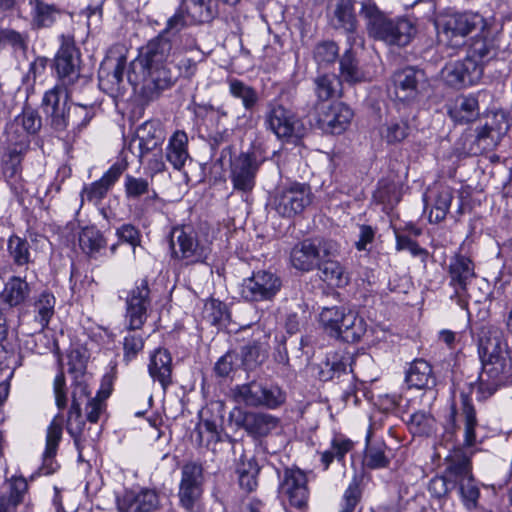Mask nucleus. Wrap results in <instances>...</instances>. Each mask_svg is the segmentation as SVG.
Segmentation results:
<instances>
[{"label":"nucleus","mask_w":512,"mask_h":512,"mask_svg":"<svg viewBox=\"0 0 512 512\" xmlns=\"http://www.w3.org/2000/svg\"><path fill=\"white\" fill-rule=\"evenodd\" d=\"M259 407L277 409L286 401V393L277 384L260 382Z\"/></svg>","instance_id":"nucleus-54"},{"label":"nucleus","mask_w":512,"mask_h":512,"mask_svg":"<svg viewBox=\"0 0 512 512\" xmlns=\"http://www.w3.org/2000/svg\"><path fill=\"white\" fill-rule=\"evenodd\" d=\"M192 23L185 9L180 6L168 18L164 30L141 48L138 56L130 62L127 80L147 100L157 98L162 91L175 84L176 76L169 67L176 60V52L172 51V37Z\"/></svg>","instance_id":"nucleus-1"},{"label":"nucleus","mask_w":512,"mask_h":512,"mask_svg":"<svg viewBox=\"0 0 512 512\" xmlns=\"http://www.w3.org/2000/svg\"><path fill=\"white\" fill-rule=\"evenodd\" d=\"M79 245L84 253L94 255L106 246V240L95 226H86L79 234Z\"/></svg>","instance_id":"nucleus-49"},{"label":"nucleus","mask_w":512,"mask_h":512,"mask_svg":"<svg viewBox=\"0 0 512 512\" xmlns=\"http://www.w3.org/2000/svg\"><path fill=\"white\" fill-rule=\"evenodd\" d=\"M42 126L41 117L31 109L25 108L6 128L7 153L10 158L25 156L30 146V136L39 132Z\"/></svg>","instance_id":"nucleus-4"},{"label":"nucleus","mask_w":512,"mask_h":512,"mask_svg":"<svg viewBox=\"0 0 512 512\" xmlns=\"http://www.w3.org/2000/svg\"><path fill=\"white\" fill-rule=\"evenodd\" d=\"M447 273L449 277V285L454 289L458 304L465 308L466 301L462 299L463 294L466 292L468 285L476 278L475 264L467 256L456 254L450 259Z\"/></svg>","instance_id":"nucleus-16"},{"label":"nucleus","mask_w":512,"mask_h":512,"mask_svg":"<svg viewBox=\"0 0 512 512\" xmlns=\"http://www.w3.org/2000/svg\"><path fill=\"white\" fill-rule=\"evenodd\" d=\"M281 285V280L276 274L260 270L244 279L241 296L247 301L271 300L279 292Z\"/></svg>","instance_id":"nucleus-14"},{"label":"nucleus","mask_w":512,"mask_h":512,"mask_svg":"<svg viewBox=\"0 0 512 512\" xmlns=\"http://www.w3.org/2000/svg\"><path fill=\"white\" fill-rule=\"evenodd\" d=\"M7 251L13 263L17 266H27L33 262L30 244L27 239L11 235L7 240Z\"/></svg>","instance_id":"nucleus-46"},{"label":"nucleus","mask_w":512,"mask_h":512,"mask_svg":"<svg viewBox=\"0 0 512 512\" xmlns=\"http://www.w3.org/2000/svg\"><path fill=\"white\" fill-rule=\"evenodd\" d=\"M347 312L344 308L333 306L324 307L319 314V324L323 331L330 337L337 338L340 335Z\"/></svg>","instance_id":"nucleus-37"},{"label":"nucleus","mask_w":512,"mask_h":512,"mask_svg":"<svg viewBox=\"0 0 512 512\" xmlns=\"http://www.w3.org/2000/svg\"><path fill=\"white\" fill-rule=\"evenodd\" d=\"M55 67L63 85L72 84L79 77V53L69 37H62L61 47L55 58Z\"/></svg>","instance_id":"nucleus-21"},{"label":"nucleus","mask_w":512,"mask_h":512,"mask_svg":"<svg viewBox=\"0 0 512 512\" xmlns=\"http://www.w3.org/2000/svg\"><path fill=\"white\" fill-rule=\"evenodd\" d=\"M162 132L157 121L148 120L141 124L135 136L124 146L120 160H132L134 158L155 160L161 151Z\"/></svg>","instance_id":"nucleus-6"},{"label":"nucleus","mask_w":512,"mask_h":512,"mask_svg":"<svg viewBox=\"0 0 512 512\" xmlns=\"http://www.w3.org/2000/svg\"><path fill=\"white\" fill-rule=\"evenodd\" d=\"M446 461L445 474L452 481L453 486H456L457 482L473 476L471 455H467L463 448H454Z\"/></svg>","instance_id":"nucleus-31"},{"label":"nucleus","mask_w":512,"mask_h":512,"mask_svg":"<svg viewBox=\"0 0 512 512\" xmlns=\"http://www.w3.org/2000/svg\"><path fill=\"white\" fill-rule=\"evenodd\" d=\"M30 294V287L25 279L13 276L5 284L2 292V300L10 307L18 306L25 302Z\"/></svg>","instance_id":"nucleus-40"},{"label":"nucleus","mask_w":512,"mask_h":512,"mask_svg":"<svg viewBox=\"0 0 512 512\" xmlns=\"http://www.w3.org/2000/svg\"><path fill=\"white\" fill-rule=\"evenodd\" d=\"M483 68L472 58H465L447 64L442 70V77L452 87L461 88L475 84L481 77Z\"/></svg>","instance_id":"nucleus-19"},{"label":"nucleus","mask_w":512,"mask_h":512,"mask_svg":"<svg viewBox=\"0 0 512 512\" xmlns=\"http://www.w3.org/2000/svg\"><path fill=\"white\" fill-rule=\"evenodd\" d=\"M215 0H182L181 6L191 19V22H208L215 13Z\"/></svg>","instance_id":"nucleus-45"},{"label":"nucleus","mask_w":512,"mask_h":512,"mask_svg":"<svg viewBox=\"0 0 512 512\" xmlns=\"http://www.w3.org/2000/svg\"><path fill=\"white\" fill-rule=\"evenodd\" d=\"M279 423L278 417L264 412H244L241 419L236 420V425L255 439L268 436Z\"/></svg>","instance_id":"nucleus-23"},{"label":"nucleus","mask_w":512,"mask_h":512,"mask_svg":"<svg viewBox=\"0 0 512 512\" xmlns=\"http://www.w3.org/2000/svg\"><path fill=\"white\" fill-rule=\"evenodd\" d=\"M374 199L383 204L384 211L392 210L401 200L400 188L395 182L382 180L374 193Z\"/></svg>","instance_id":"nucleus-50"},{"label":"nucleus","mask_w":512,"mask_h":512,"mask_svg":"<svg viewBox=\"0 0 512 512\" xmlns=\"http://www.w3.org/2000/svg\"><path fill=\"white\" fill-rule=\"evenodd\" d=\"M258 162H231V180L237 190L251 191L255 185Z\"/></svg>","instance_id":"nucleus-35"},{"label":"nucleus","mask_w":512,"mask_h":512,"mask_svg":"<svg viewBox=\"0 0 512 512\" xmlns=\"http://www.w3.org/2000/svg\"><path fill=\"white\" fill-rule=\"evenodd\" d=\"M362 493L361 481L354 477L343 493L339 512H354L361 502Z\"/></svg>","instance_id":"nucleus-60"},{"label":"nucleus","mask_w":512,"mask_h":512,"mask_svg":"<svg viewBox=\"0 0 512 512\" xmlns=\"http://www.w3.org/2000/svg\"><path fill=\"white\" fill-rule=\"evenodd\" d=\"M126 167L127 162L115 163L99 180L84 187L82 198L95 203L101 201L119 179Z\"/></svg>","instance_id":"nucleus-26"},{"label":"nucleus","mask_w":512,"mask_h":512,"mask_svg":"<svg viewBox=\"0 0 512 512\" xmlns=\"http://www.w3.org/2000/svg\"><path fill=\"white\" fill-rule=\"evenodd\" d=\"M352 448L353 442L351 440L342 437L333 438L330 448L320 453L323 469L327 470L334 460L343 461L345 455Z\"/></svg>","instance_id":"nucleus-52"},{"label":"nucleus","mask_w":512,"mask_h":512,"mask_svg":"<svg viewBox=\"0 0 512 512\" xmlns=\"http://www.w3.org/2000/svg\"><path fill=\"white\" fill-rule=\"evenodd\" d=\"M341 77L349 83L367 80L368 75L358 66L352 49H348L340 59Z\"/></svg>","instance_id":"nucleus-53"},{"label":"nucleus","mask_w":512,"mask_h":512,"mask_svg":"<svg viewBox=\"0 0 512 512\" xmlns=\"http://www.w3.org/2000/svg\"><path fill=\"white\" fill-rule=\"evenodd\" d=\"M151 307L148 281L141 279L129 292L126 299L125 326L123 345V360L126 363L136 359L143 351L148 335L143 332V326L148 318Z\"/></svg>","instance_id":"nucleus-2"},{"label":"nucleus","mask_w":512,"mask_h":512,"mask_svg":"<svg viewBox=\"0 0 512 512\" xmlns=\"http://www.w3.org/2000/svg\"><path fill=\"white\" fill-rule=\"evenodd\" d=\"M170 247L173 258L183 261L185 265L204 263L210 254L209 246L201 242L189 226L172 229Z\"/></svg>","instance_id":"nucleus-8"},{"label":"nucleus","mask_w":512,"mask_h":512,"mask_svg":"<svg viewBox=\"0 0 512 512\" xmlns=\"http://www.w3.org/2000/svg\"><path fill=\"white\" fill-rule=\"evenodd\" d=\"M335 27L343 29L348 34V41H355L354 34L357 20L354 13V0H335Z\"/></svg>","instance_id":"nucleus-36"},{"label":"nucleus","mask_w":512,"mask_h":512,"mask_svg":"<svg viewBox=\"0 0 512 512\" xmlns=\"http://www.w3.org/2000/svg\"><path fill=\"white\" fill-rule=\"evenodd\" d=\"M265 123L278 138L301 137L304 126L294 112L282 105L272 107L265 117Z\"/></svg>","instance_id":"nucleus-17"},{"label":"nucleus","mask_w":512,"mask_h":512,"mask_svg":"<svg viewBox=\"0 0 512 512\" xmlns=\"http://www.w3.org/2000/svg\"><path fill=\"white\" fill-rule=\"evenodd\" d=\"M55 304V296L47 291L42 292L35 300V320L40 324L41 329L48 327L49 322L55 313Z\"/></svg>","instance_id":"nucleus-47"},{"label":"nucleus","mask_w":512,"mask_h":512,"mask_svg":"<svg viewBox=\"0 0 512 512\" xmlns=\"http://www.w3.org/2000/svg\"><path fill=\"white\" fill-rule=\"evenodd\" d=\"M66 429L73 438L75 446H80L82 442H95L90 435V427H86V422L82 417L81 408L77 403L71 404L68 411Z\"/></svg>","instance_id":"nucleus-34"},{"label":"nucleus","mask_w":512,"mask_h":512,"mask_svg":"<svg viewBox=\"0 0 512 512\" xmlns=\"http://www.w3.org/2000/svg\"><path fill=\"white\" fill-rule=\"evenodd\" d=\"M111 385L108 384L105 386L102 384L100 390L97 392L96 396L90 398L86 404V418L90 423H97L100 419V415L104 412L106 408V399L111 394Z\"/></svg>","instance_id":"nucleus-59"},{"label":"nucleus","mask_w":512,"mask_h":512,"mask_svg":"<svg viewBox=\"0 0 512 512\" xmlns=\"http://www.w3.org/2000/svg\"><path fill=\"white\" fill-rule=\"evenodd\" d=\"M482 369L477 379L478 399L485 400L509 383L510 366L507 360H481Z\"/></svg>","instance_id":"nucleus-12"},{"label":"nucleus","mask_w":512,"mask_h":512,"mask_svg":"<svg viewBox=\"0 0 512 512\" xmlns=\"http://www.w3.org/2000/svg\"><path fill=\"white\" fill-rule=\"evenodd\" d=\"M453 199V190L448 186H439L437 188L433 207L429 213L428 219L430 223H440L443 221L450 209Z\"/></svg>","instance_id":"nucleus-44"},{"label":"nucleus","mask_w":512,"mask_h":512,"mask_svg":"<svg viewBox=\"0 0 512 512\" xmlns=\"http://www.w3.org/2000/svg\"><path fill=\"white\" fill-rule=\"evenodd\" d=\"M172 356L165 348L155 349L149 357L148 373L150 377L157 381L163 390L172 384Z\"/></svg>","instance_id":"nucleus-27"},{"label":"nucleus","mask_w":512,"mask_h":512,"mask_svg":"<svg viewBox=\"0 0 512 512\" xmlns=\"http://www.w3.org/2000/svg\"><path fill=\"white\" fill-rule=\"evenodd\" d=\"M116 502L119 512H150L158 508L159 496L154 489L125 490Z\"/></svg>","instance_id":"nucleus-22"},{"label":"nucleus","mask_w":512,"mask_h":512,"mask_svg":"<svg viewBox=\"0 0 512 512\" xmlns=\"http://www.w3.org/2000/svg\"><path fill=\"white\" fill-rule=\"evenodd\" d=\"M353 115V111L342 102H323L315 106L316 125L324 133H343L349 127Z\"/></svg>","instance_id":"nucleus-11"},{"label":"nucleus","mask_w":512,"mask_h":512,"mask_svg":"<svg viewBox=\"0 0 512 512\" xmlns=\"http://www.w3.org/2000/svg\"><path fill=\"white\" fill-rule=\"evenodd\" d=\"M333 257H323L316 268L319 270L320 278L329 285L343 286L347 283L344 276V268L342 265L332 259Z\"/></svg>","instance_id":"nucleus-42"},{"label":"nucleus","mask_w":512,"mask_h":512,"mask_svg":"<svg viewBox=\"0 0 512 512\" xmlns=\"http://www.w3.org/2000/svg\"><path fill=\"white\" fill-rule=\"evenodd\" d=\"M510 122L504 112H496L477 134V142L484 150L494 148L507 134Z\"/></svg>","instance_id":"nucleus-24"},{"label":"nucleus","mask_w":512,"mask_h":512,"mask_svg":"<svg viewBox=\"0 0 512 512\" xmlns=\"http://www.w3.org/2000/svg\"><path fill=\"white\" fill-rule=\"evenodd\" d=\"M230 94L240 99L246 110H251L258 102V94L256 90L238 79H230L228 81Z\"/></svg>","instance_id":"nucleus-58"},{"label":"nucleus","mask_w":512,"mask_h":512,"mask_svg":"<svg viewBox=\"0 0 512 512\" xmlns=\"http://www.w3.org/2000/svg\"><path fill=\"white\" fill-rule=\"evenodd\" d=\"M240 366V357L236 351H228L215 363L214 371L218 377H228Z\"/></svg>","instance_id":"nucleus-63"},{"label":"nucleus","mask_w":512,"mask_h":512,"mask_svg":"<svg viewBox=\"0 0 512 512\" xmlns=\"http://www.w3.org/2000/svg\"><path fill=\"white\" fill-rule=\"evenodd\" d=\"M508 344L503 332L496 326H483L478 335L480 360H507Z\"/></svg>","instance_id":"nucleus-20"},{"label":"nucleus","mask_w":512,"mask_h":512,"mask_svg":"<svg viewBox=\"0 0 512 512\" xmlns=\"http://www.w3.org/2000/svg\"><path fill=\"white\" fill-rule=\"evenodd\" d=\"M456 486L459 489L464 505L469 509L476 508L480 496V490L474 477L471 476L469 478H465L464 480L457 482Z\"/></svg>","instance_id":"nucleus-62"},{"label":"nucleus","mask_w":512,"mask_h":512,"mask_svg":"<svg viewBox=\"0 0 512 512\" xmlns=\"http://www.w3.org/2000/svg\"><path fill=\"white\" fill-rule=\"evenodd\" d=\"M407 425L413 435L430 436L435 432L436 421L430 413L419 410L410 415Z\"/></svg>","instance_id":"nucleus-55"},{"label":"nucleus","mask_w":512,"mask_h":512,"mask_svg":"<svg viewBox=\"0 0 512 512\" xmlns=\"http://www.w3.org/2000/svg\"><path fill=\"white\" fill-rule=\"evenodd\" d=\"M367 445L364 454V464L370 469L387 468L390 458L387 455L388 447L382 441H370V434L367 435Z\"/></svg>","instance_id":"nucleus-39"},{"label":"nucleus","mask_w":512,"mask_h":512,"mask_svg":"<svg viewBox=\"0 0 512 512\" xmlns=\"http://www.w3.org/2000/svg\"><path fill=\"white\" fill-rule=\"evenodd\" d=\"M341 333L336 339H342L348 343L358 342L367 331V324L364 318L352 311L347 312L346 320L340 328Z\"/></svg>","instance_id":"nucleus-41"},{"label":"nucleus","mask_w":512,"mask_h":512,"mask_svg":"<svg viewBox=\"0 0 512 512\" xmlns=\"http://www.w3.org/2000/svg\"><path fill=\"white\" fill-rule=\"evenodd\" d=\"M353 355L345 350L330 353L319 372L322 381H330L352 371Z\"/></svg>","instance_id":"nucleus-30"},{"label":"nucleus","mask_w":512,"mask_h":512,"mask_svg":"<svg viewBox=\"0 0 512 512\" xmlns=\"http://www.w3.org/2000/svg\"><path fill=\"white\" fill-rule=\"evenodd\" d=\"M60 9L54 5L42 1H37L31 10V25L34 29H43L53 26Z\"/></svg>","instance_id":"nucleus-38"},{"label":"nucleus","mask_w":512,"mask_h":512,"mask_svg":"<svg viewBox=\"0 0 512 512\" xmlns=\"http://www.w3.org/2000/svg\"><path fill=\"white\" fill-rule=\"evenodd\" d=\"M204 468L202 464L189 461L181 467L178 498L185 512H204L201 498L204 491Z\"/></svg>","instance_id":"nucleus-7"},{"label":"nucleus","mask_w":512,"mask_h":512,"mask_svg":"<svg viewBox=\"0 0 512 512\" xmlns=\"http://www.w3.org/2000/svg\"><path fill=\"white\" fill-rule=\"evenodd\" d=\"M395 95L398 100L407 103L419 101L428 87V80L423 70L406 67L393 76Z\"/></svg>","instance_id":"nucleus-13"},{"label":"nucleus","mask_w":512,"mask_h":512,"mask_svg":"<svg viewBox=\"0 0 512 512\" xmlns=\"http://www.w3.org/2000/svg\"><path fill=\"white\" fill-rule=\"evenodd\" d=\"M338 46L333 41H323L314 48L313 56L318 65L333 63L338 56Z\"/></svg>","instance_id":"nucleus-64"},{"label":"nucleus","mask_w":512,"mask_h":512,"mask_svg":"<svg viewBox=\"0 0 512 512\" xmlns=\"http://www.w3.org/2000/svg\"><path fill=\"white\" fill-rule=\"evenodd\" d=\"M484 18L477 13H457L444 18L438 36L441 42L452 47L463 44L472 31L483 28Z\"/></svg>","instance_id":"nucleus-9"},{"label":"nucleus","mask_w":512,"mask_h":512,"mask_svg":"<svg viewBox=\"0 0 512 512\" xmlns=\"http://www.w3.org/2000/svg\"><path fill=\"white\" fill-rule=\"evenodd\" d=\"M360 15L367 22L369 35L388 45L406 46L415 34V28L409 20L386 17L372 1L362 3Z\"/></svg>","instance_id":"nucleus-3"},{"label":"nucleus","mask_w":512,"mask_h":512,"mask_svg":"<svg viewBox=\"0 0 512 512\" xmlns=\"http://www.w3.org/2000/svg\"><path fill=\"white\" fill-rule=\"evenodd\" d=\"M67 101L68 91L63 85H55L42 98L43 111L56 132L65 131L69 125Z\"/></svg>","instance_id":"nucleus-15"},{"label":"nucleus","mask_w":512,"mask_h":512,"mask_svg":"<svg viewBox=\"0 0 512 512\" xmlns=\"http://www.w3.org/2000/svg\"><path fill=\"white\" fill-rule=\"evenodd\" d=\"M409 126L404 120H390L379 128L380 137L388 144L399 143L408 136Z\"/></svg>","instance_id":"nucleus-57"},{"label":"nucleus","mask_w":512,"mask_h":512,"mask_svg":"<svg viewBox=\"0 0 512 512\" xmlns=\"http://www.w3.org/2000/svg\"><path fill=\"white\" fill-rule=\"evenodd\" d=\"M449 116L458 123H469L480 114L479 101L473 94L460 95L448 107Z\"/></svg>","instance_id":"nucleus-33"},{"label":"nucleus","mask_w":512,"mask_h":512,"mask_svg":"<svg viewBox=\"0 0 512 512\" xmlns=\"http://www.w3.org/2000/svg\"><path fill=\"white\" fill-rule=\"evenodd\" d=\"M461 417L463 422V444L464 449L472 448L477 444L476 428L478 427V419L476 409L472 404L469 393L461 391Z\"/></svg>","instance_id":"nucleus-29"},{"label":"nucleus","mask_w":512,"mask_h":512,"mask_svg":"<svg viewBox=\"0 0 512 512\" xmlns=\"http://www.w3.org/2000/svg\"><path fill=\"white\" fill-rule=\"evenodd\" d=\"M310 202L309 187L299 183L281 189L274 200L276 211L283 217H292L301 213Z\"/></svg>","instance_id":"nucleus-18"},{"label":"nucleus","mask_w":512,"mask_h":512,"mask_svg":"<svg viewBox=\"0 0 512 512\" xmlns=\"http://www.w3.org/2000/svg\"><path fill=\"white\" fill-rule=\"evenodd\" d=\"M259 391L260 382L253 380L245 384L236 385L231 389V395L236 403L257 408L260 401Z\"/></svg>","instance_id":"nucleus-48"},{"label":"nucleus","mask_w":512,"mask_h":512,"mask_svg":"<svg viewBox=\"0 0 512 512\" xmlns=\"http://www.w3.org/2000/svg\"><path fill=\"white\" fill-rule=\"evenodd\" d=\"M339 248L338 242L332 239H304L291 249L290 262L295 269L309 272L316 268L323 257H336Z\"/></svg>","instance_id":"nucleus-5"},{"label":"nucleus","mask_w":512,"mask_h":512,"mask_svg":"<svg viewBox=\"0 0 512 512\" xmlns=\"http://www.w3.org/2000/svg\"><path fill=\"white\" fill-rule=\"evenodd\" d=\"M405 381L411 388L432 389L436 386V377L432 366L424 359H415L406 372Z\"/></svg>","instance_id":"nucleus-32"},{"label":"nucleus","mask_w":512,"mask_h":512,"mask_svg":"<svg viewBox=\"0 0 512 512\" xmlns=\"http://www.w3.org/2000/svg\"><path fill=\"white\" fill-rule=\"evenodd\" d=\"M278 475H280L279 472ZM279 477L278 491L281 498L292 507L305 508L310 495L305 472L297 467L285 468L283 475Z\"/></svg>","instance_id":"nucleus-10"},{"label":"nucleus","mask_w":512,"mask_h":512,"mask_svg":"<svg viewBox=\"0 0 512 512\" xmlns=\"http://www.w3.org/2000/svg\"><path fill=\"white\" fill-rule=\"evenodd\" d=\"M315 92L319 100H326L339 96L341 93V81L335 74H325L315 79Z\"/></svg>","instance_id":"nucleus-56"},{"label":"nucleus","mask_w":512,"mask_h":512,"mask_svg":"<svg viewBox=\"0 0 512 512\" xmlns=\"http://www.w3.org/2000/svg\"><path fill=\"white\" fill-rule=\"evenodd\" d=\"M124 71L125 58L122 56L117 58L111 73L106 72V69L102 66L99 70V86L110 92L118 91L123 82Z\"/></svg>","instance_id":"nucleus-51"},{"label":"nucleus","mask_w":512,"mask_h":512,"mask_svg":"<svg viewBox=\"0 0 512 512\" xmlns=\"http://www.w3.org/2000/svg\"><path fill=\"white\" fill-rule=\"evenodd\" d=\"M188 137L184 131H176L170 138L167 146V160H187Z\"/></svg>","instance_id":"nucleus-61"},{"label":"nucleus","mask_w":512,"mask_h":512,"mask_svg":"<svg viewBox=\"0 0 512 512\" xmlns=\"http://www.w3.org/2000/svg\"><path fill=\"white\" fill-rule=\"evenodd\" d=\"M479 30L480 34L473 38L470 44L467 58L475 59L482 67V63L496 56L498 45L485 22L483 28H479Z\"/></svg>","instance_id":"nucleus-28"},{"label":"nucleus","mask_w":512,"mask_h":512,"mask_svg":"<svg viewBox=\"0 0 512 512\" xmlns=\"http://www.w3.org/2000/svg\"><path fill=\"white\" fill-rule=\"evenodd\" d=\"M28 490V483L22 476L12 477L9 484V493L0 494V504L6 511L15 512L16 507L23 501V497Z\"/></svg>","instance_id":"nucleus-43"},{"label":"nucleus","mask_w":512,"mask_h":512,"mask_svg":"<svg viewBox=\"0 0 512 512\" xmlns=\"http://www.w3.org/2000/svg\"><path fill=\"white\" fill-rule=\"evenodd\" d=\"M63 418L58 413L50 422L46 432V444L43 452V466L44 474H52L57 468L55 457L57 455L58 447L62 439Z\"/></svg>","instance_id":"nucleus-25"}]
</instances>
